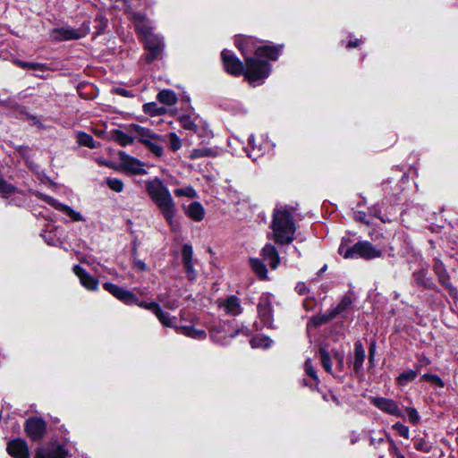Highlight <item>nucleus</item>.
Listing matches in <instances>:
<instances>
[{
  "label": "nucleus",
  "mask_w": 458,
  "mask_h": 458,
  "mask_svg": "<svg viewBox=\"0 0 458 458\" xmlns=\"http://www.w3.org/2000/svg\"><path fill=\"white\" fill-rule=\"evenodd\" d=\"M222 61L225 71L234 76L244 74L245 79L250 83L264 80L268 77L271 67L266 61H260L253 57L245 58L244 64L236 57V55L225 49L221 54Z\"/></svg>",
  "instance_id": "1"
},
{
  "label": "nucleus",
  "mask_w": 458,
  "mask_h": 458,
  "mask_svg": "<svg viewBox=\"0 0 458 458\" xmlns=\"http://www.w3.org/2000/svg\"><path fill=\"white\" fill-rule=\"evenodd\" d=\"M145 184L149 198L156 204L171 230L175 231L177 223L174 217L177 208L168 188L157 177L147 181Z\"/></svg>",
  "instance_id": "2"
},
{
  "label": "nucleus",
  "mask_w": 458,
  "mask_h": 458,
  "mask_svg": "<svg viewBox=\"0 0 458 458\" xmlns=\"http://www.w3.org/2000/svg\"><path fill=\"white\" fill-rule=\"evenodd\" d=\"M272 216L269 237L278 244H290L296 231L292 212L286 206H280L274 209Z\"/></svg>",
  "instance_id": "3"
},
{
  "label": "nucleus",
  "mask_w": 458,
  "mask_h": 458,
  "mask_svg": "<svg viewBox=\"0 0 458 458\" xmlns=\"http://www.w3.org/2000/svg\"><path fill=\"white\" fill-rule=\"evenodd\" d=\"M131 20L138 32L143 37L146 63L149 64L161 57L164 43L161 38L152 32V29L146 21V16L141 13H133Z\"/></svg>",
  "instance_id": "4"
},
{
  "label": "nucleus",
  "mask_w": 458,
  "mask_h": 458,
  "mask_svg": "<svg viewBox=\"0 0 458 458\" xmlns=\"http://www.w3.org/2000/svg\"><path fill=\"white\" fill-rule=\"evenodd\" d=\"M129 130L131 133L135 134L136 140L143 144L153 155L157 157L163 156L164 148L162 143L166 140L165 136L157 134L139 124L130 125Z\"/></svg>",
  "instance_id": "5"
},
{
  "label": "nucleus",
  "mask_w": 458,
  "mask_h": 458,
  "mask_svg": "<svg viewBox=\"0 0 458 458\" xmlns=\"http://www.w3.org/2000/svg\"><path fill=\"white\" fill-rule=\"evenodd\" d=\"M338 253L344 259L361 258L364 259H372L379 258L382 251L374 247L369 242H358L352 247H347L342 242L338 248Z\"/></svg>",
  "instance_id": "6"
},
{
  "label": "nucleus",
  "mask_w": 458,
  "mask_h": 458,
  "mask_svg": "<svg viewBox=\"0 0 458 458\" xmlns=\"http://www.w3.org/2000/svg\"><path fill=\"white\" fill-rule=\"evenodd\" d=\"M120 169L132 175H143L147 174L145 164L140 159L126 154L124 151L118 152Z\"/></svg>",
  "instance_id": "7"
},
{
  "label": "nucleus",
  "mask_w": 458,
  "mask_h": 458,
  "mask_svg": "<svg viewBox=\"0 0 458 458\" xmlns=\"http://www.w3.org/2000/svg\"><path fill=\"white\" fill-rule=\"evenodd\" d=\"M24 431L32 441L41 440L47 431V423L38 417H30L24 423Z\"/></svg>",
  "instance_id": "8"
},
{
  "label": "nucleus",
  "mask_w": 458,
  "mask_h": 458,
  "mask_svg": "<svg viewBox=\"0 0 458 458\" xmlns=\"http://www.w3.org/2000/svg\"><path fill=\"white\" fill-rule=\"evenodd\" d=\"M258 313L265 327L271 328L273 326L272 300L268 293L262 294L258 304Z\"/></svg>",
  "instance_id": "9"
},
{
  "label": "nucleus",
  "mask_w": 458,
  "mask_h": 458,
  "mask_svg": "<svg viewBox=\"0 0 458 458\" xmlns=\"http://www.w3.org/2000/svg\"><path fill=\"white\" fill-rule=\"evenodd\" d=\"M103 287L106 291L111 293L114 297L123 301L126 305H132L137 303V296L131 291H128L123 287H120L112 283H105Z\"/></svg>",
  "instance_id": "10"
},
{
  "label": "nucleus",
  "mask_w": 458,
  "mask_h": 458,
  "mask_svg": "<svg viewBox=\"0 0 458 458\" xmlns=\"http://www.w3.org/2000/svg\"><path fill=\"white\" fill-rule=\"evenodd\" d=\"M6 452L13 458H30V450L26 441L17 437L8 441Z\"/></svg>",
  "instance_id": "11"
},
{
  "label": "nucleus",
  "mask_w": 458,
  "mask_h": 458,
  "mask_svg": "<svg viewBox=\"0 0 458 458\" xmlns=\"http://www.w3.org/2000/svg\"><path fill=\"white\" fill-rule=\"evenodd\" d=\"M217 305L219 309L223 310L224 312L229 316H238L243 310L240 299L235 295H231L225 299H219L217 301Z\"/></svg>",
  "instance_id": "12"
},
{
  "label": "nucleus",
  "mask_w": 458,
  "mask_h": 458,
  "mask_svg": "<svg viewBox=\"0 0 458 458\" xmlns=\"http://www.w3.org/2000/svg\"><path fill=\"white\" fill-rule=\"evenodd\" d=\"M370 402L384 412L394 416H401L402 412L397 403L392 400L384 397H370Z\"/></svg>",
  "instance_id": "13"
},
{
  "label": "nucleus",
  "mask_w": 458,
  "mask_h": 458,
  "mask_svg": "<svg viewBox=\"0 0 458 458\" xmlns=\"http://www.w3.org/2000/svg\"><path fill=\"white\" fill-rule=\"evenodd\" d=\"M47 204L55 208L56 210L68 216L72 221H83V216L77 211L73 210L71 207L60 203L50 196H45L43 199Z\"/></svg>",
  "instance_id": "14"
},
{
  "label": "nucleus",
  "mask_w": 458,
  "mask_h": 458,
  "mask_svg": "<svg viewBox=\"0 0 458 458\" xmlns=\"http://www.w3.org/2000/svg\"><path fill=\"white\" fill-rule=\"evenodd\" d=\"M74 274L80 278L81 284L89 291H96L98 286V281L91 276L81 267L76 265L73 267Z\"/></svg>",
  "instance_id": "15"
},
{
  "label": "nucleus",
  "mask_w": 458,
  "mask_h": 458,
  "mask_svg": "<svg viewBox=\"0 0 458 458\" xmlns=\"http://www.w3.org/2000/svg\"><path fill=\"white\" fill-rule=\"evenodd\" d=\"M51 38L54 41H64V40H72V39H78L82 37V35L70 28H61V29H55L51 31L50 34Z\"/></svg>",
  "instance_id": "16"
},
{
  "label": "nucleus",
  "mask_w": 458,
  "mask_h": 458,
  "mask_svg": "<svg viewBox=\"0 0 458 458\" xmlns=\"http://www.w3.org/2000/svg\"><path fill=\"white\" fill-rule=\"evenodd\" d=\"M351 304L352 299L349 296H344L331 314H329L328 316L313 318L312 322L315 325L323 324L328 321L329 319L333 318L336 314H340L341 312L347 310L351 306Z\"/></svg>",
  "instance_id": "17"
},
{
  "label": "nucleus",
  "mask_w": 458,
  "mask_h": 458,
  "mask_svg": "<svg viewBox=\"0 0 458 458\" xmlns=\"http://www.w3.org/2000/svg\"><path fill=\"white\" fill-rule=\"evenodd\" d=\"M261 255L264 260L267 261L272 269H276L279 263L280 258L276 247L270 243L266 244L262 250Z\"/></svg>",
  "instance_id": "18"
},
{
  "label": "nucleus",
  "mask_w": 458,
  "mask_h": 458,
  "mask_svg": "<svg viewBox=\"0 0 458 458\" xmlns=\"http://www.w3.org/2000/svg\"><path fill=\"white\" fill-rule=\"evenodd\" d=\"M281 52V46L263 45L255 49L257 57H267L269 60H276Z\"/></svg>",
  "instance_id": "19"
},
{
  "label": "nucleus",
  "mask_w": 458,
  "mask_h": 458,
  "mask_svg": "<svg viewBox=\"0 0 458 458\" xmlns=\"http://www.w3.org/2000/svg\"><path fill=\"white\" fill-rule=\"evenodd\" d=\"M433 269L438 277L439 283L445 288H451L450 277L441 260H434Z\"/></svg>",
  "instance_id": "20"
},
{
  "label": "nucleus",
  "mask_w": 458,
  "mask_h": 458,
  "mask_svg": "<svg viewBox=\"0 0 458 458\" xmlns=\"http://www.w3.org/2000/svg\"><path fill=\"white\" fill-rule=\"evenodd\" d=\"M175 331L178 334L183 335L185 336L197 339V340H203L207 337V334L204 330L194 328L193 327L190 326H182V327H176Z\"/></svg>",
  "instance_id": "21"
},
{
  "label": "nucleus",
  "mask_w": 458,
  "mask_h": 458,
  "mask_svg": "<svg viewBox=\"0 0 458 458\" xmlns=\"http://www.w3.org/2000/svg\"><path fill=\"white\" fill-rule=\"evenodd\" d=\"M186 215L192 220L199 222L204 218L205 211L199 202H192L185 208Z\"/></svg>",
  "instance_id": "22"
},
{
  "label": "nucleus",
  "mask_w": 458,
  "mask_h": 458,
  "mask_svg": "<svg viewBox=\"0 0 458 458\" xmlns=\"http://www.w3.org/2000/svg\"><path fill=\"white\" fill-rule=\"evenodd\" d=\"M66 450L62 445H57L50 450H40L36 454L35 458H64Z\"/></svg>",
  "instance_id": "23"
},
{
  "label": "nucleus",
  "mask_w": 458,
  "mask_h": 458,
  "mask_svg": "<svg viewBox=\"0 0 458 458\" xmlns=\"http://www.w3.org/2000/svg\"><path fill=\"white\" fill-rule=\"evenodd\" d=\"M365 360V351L362 344L357 341L354 344V355H353V369L356 372L360 371L362 368Z\"/></svg>",
  "instance_id": "24"
},
{
  "label": "nucleus",
  "mask_w": 458,
  "mask_h": 458,
  "mask_svg": "<svg viewBox=\"0 0 458 458\" xmlns=\"http://www.w3.org/2000/svg\"><path fill=\"white\" fill-rule=\"evenodd\" d=\"M132 135H129L125 133L123 131L120 130H114L113 131V139L115 142L120 144L123 147L131 145L136 140L135 134L131 133Z\"/></svg>",
  "instance_id": "25"
},
{
  "label": "nucleus",
  "mask_w": 458,
  "mask_h": 458,
  "mask_svg": "<svg viewBox=\"0 0 458 458\" xmlns=\"http://www.w3.org/2000/svg\"><path fill=\"white\" fill-rule=\"evenodd\" d=\"M157 99L166 106H174L177 102L176 94L171 89H163L158 92Z\"/></svg>",
  "instance_id": "26"
},
{
  "label": "nucleus",
  "mask_w": 458,
  "mask_h": 458,
  "mask_svg": "<svg viewBox=\"0 0 458 458\" xmlns=\"http://www.w3.org/2000/svg\"><path fill=\"white\" fill-rule=\"evenodd\" d=\"M14 64L22 69H29L34 72H45L47 70V66L44 64L34 63V62H24L20 59L13 60Z\"/></svg>",
  "instance_id": "27"
},
{
  "label": "nucleus",
  "mask_w": 458,
  "mask_h": 458,
  "mask_svg": "<svg viewBox=\"0 0 458 458\" xmlns=\"http://www.w3.org/2000/svg\"><path fill=\"white\" fill-rule=\"evenodd\" d=\"M155 315L157 316V318H158L159 322L163 326L169 327H174V329L177 327L174 324L175 318H171L169 316V314L167 312H164L160 307L158 309H157V311H156Z\"/></svg>",
  "instance_id": "28"
},
{
  "label": "nucleus",
  "mask_w": 458,
  "mask_h": 458,
  "mask_svg": "<svg viewBox=\"0 0 458 458\" xmlns=\"http://www.w3.org/2000/svg\"><path fill=\"white\" fill-rule=\"evenodd\" d=\"M216 154V151L212 148H193L191 151L189 157L191 159H198V158H201V157H215Z\"/></svg>",
  "instance_id": "29"
},
{
  "label": "nucleus",
  "mask_w": 458,
  "mask_h": 458,
  "mask_svg": "<svg viewBox=\"0 0 458 458\" xmlns=\"http://www.w3.org/2000/svg\"><path fill=\"white\" fill-rule=\"evenodd\" d=\"M250 263L252 270L258 275L259 278H267V270L262 261L258 259H251Z\"/></svg>",
  "instance_id": "30"
},
{
  "label": "nucleus",
  "mask_w": 458,
  "mask_h": 458,
  "mask_svg": "<svg viewBox=\"0 0 458 458\" xmlns=\"http://www.w3.org/2000/svg\"><path fill=\"white\" fill-rule=\"evenodd\" d=\"M143 111L151 116L161 115L165 114L166 110L164 107L158 106L155 102L147 103L143 106Z\"/></svg>",
  "instance_id": "31"
},
{
  "label": "nucleus",
  "mask_w": 458,
  "mask_h": 458,
  "mask_svg": "<svg viewBox=\"0 0 458 458\" xmlns=\"http://www.w3.org/2000/svg\"><path fill=\"white\" fill-rule=\"evenodd\" d=\"M417 377V371L413 369H407L402 372L396 378L397 384L400 386H405L409 382L413 381Z\"/></svg>",
  "instance_id": "32"
},
{
  "label": "nucleus",
  "mask_w": 458,
  "mask_h": 458,
  "mask_svg": "<svg viewBox=\"0 0 458 458\" xmlns=\"http://www.w3.org/2000/svg\"><path fill=\"white\" fill-rule=\"evenodd\" d=\"M17 188L13 184L8 183L2 175H0V195L2 198H8L10 195L15 193Z\"/></svg>",
  "instance_id": "33"
},
{
  "label": "nucleus",
  "mask_w": 458,
  "mask_h": 458,
  "mask_svg": "<svg viewBox=\"0 0 458 458\" xmlns=\"http://www.w3.org/2000/svg\"><path fill=\"white\" fill-rule=\"evenodd\" d=\"M77 140L80 145L88 147L89 148H96L98 147L93 137L85 132H78Z\"/></svg>",
  "instance_id": "34"
},
{
  "label": "nucleus",
  "mask_w": 458,
  "mask_h": 458,
  "mask_svg": "<svg viewBox=\"0 0 458 458\" xmlns=\"http://www.w3.org/2000/svg\"><path fill=\"white\" fill-rule=\"evenodd\" d=\"M319 354H320L321 363H322L324 369L327 372L332 374L333 368H332V361H331L330 354L324 348L319 349Z\"/></svg>",
  "instance_id": "35"
},
{
  "label": "nucleus",
  "mask_w": 458,
  "mask_h": 458,
  "mask_svg": "<svg viewBox=\"0 0 458 458\" xmlns=\"http://www.w3.org/2000/svg\"><path fill=\"white\" fill-rule=\"evenodd\" d=\"M210 337L217 342L224 343L225 340V334L224 333L223 327L221 325L213 327L210 331Z\"/></svg>",
  "instance_id": "36"
},
{
  "label": "nucleus",
  "mask_w": 458,
  "mask_h": 458,
  "mask_svg": "<svg viewBox=\"0 0 458 458\" xmlns=\"http://www.w3.org/2000/svg\"><path fill=\"white\" fill-rule=\"evenodd\" d=\"M174 193L176 197H187L190 199L197 198V192L191 186H187L184 188H178L174 191Z\"/></svg>",
  "instance_id": "37"
},
{
  "label": "nucleus",
  "mask_w": 458,
  "mask_h": 458,
  "mask_svg": "<svg viewBox=\"0 0 458 458\" xmlns=\"http://www.w3.org/2000/svg\"><path fill=\"white\" fill-rule=\"evenodd\" d=\"M250 343L252 347L268 348L272 344V340L266 336H256Z\"/></svg>",
  "instance_id": "38"
},
{
  "label": "nucleus",
  "mask_w": 458,
  "mask_h": 458,
  "mask_svg": "<svg viewBox=\"0 0 458 458\" xmlns=\"http://www.w3.org/2000/svg\"><path fill=\"white\" fill-rule=\"evenodd\" d=\"M167 137L169 140V148L172 151H177L181 148V140L174 132L169 133Z\"/></svg>",
  "instance_id": "39"
},
{
  "label": "nucleus",
  "mask_w": 458,
  "mask_h": 458,
  "mask_svg": "<svg viewBox=\"0 0 458 458\" xmlns=\"http://www.w3.org/2000/svg\"><path fill=\"white\" fill-rule=\"evenodd\" d=\"M106 184L115 192H121L123 190V182L117 178H108L106 180Z\"/></svg>",
  "instance_id": "40"
},
{
  "label": "nucleus",
  "mask_w": 458,
  "mask_h": 458,
  "mask_svg": "<svg viewBox=\"0 0 458 458\" xmlns=\"http://www.w3.org/2000/svg\"><path fill=\"white\" fill-rule=\"evenodd\" d=\"M304 369H305L306 374L314 380L316 385H318V375L316 373L314 367L312 366L310 359H307L305 360Z\"/></svg>",
  "instance_id": "41"
},
{
  "label": "nucleus",
  "mask_w": 458,
  "mask_h": 458,
  "mask_svg": "<svg viewBox=\"0 0 458 458\" xmlns=\"http://www.w3.org/2000/svg\"><path fill=\"white\" fill-rule=\"evenodd\" d=\"M182 263L192 262V247L189 244H184L182 248Z\"/></svg>",
  "instance_id": "42"
},
{
  "label": "nucleus",
  "mask_w": 458,
  "mask_h": 458,
  "mask_svg": "<svg viewBox=\"0 0 458 458\" xmlns=\"http://www.w3.org/2000/svg\"><path fill=\"white\" fill-rule=\"evenodd\" d=\"M421 378L427 382H429V383L438 386V387H444L443 380L437 375L424 374Z\"/></svg>",
  "instance_id": "43"
},
{
  "label": "nucleus",
  "mask_w": 458,
  "mask_h": 458,
  "mask_svg": "<svg viewBox=\"0 0 458 458\" xmlns=\"http://www.w3.org/2000/svg\"><path fill=\"white\" fill-rule=\"evenodd\" d=\"M332 353L333 357L336 360V367L338 370L343 371L344 367V352L337 350H333Z\"/></svg>",
  "instance_id": "44"
},
{
  "label": "nucleus",
  "mask_w": 458,
  "mask_h": 458,
  "mask_svg": "<svg viewBox=\"0 0 458 458\" xmlns=\"http://www.w3.org/2000/svg\"><path fill=\"white\" fill-rule=\"evenodd\" d=\"M180 123L186 130H191V131L197 130V125L194 123V122L191 120V118L189 115L181 116Z\"/></svg>",
  "instance_id": "45"
},
{
  "label": "nucleus",
  "mask_w": 458,
  "mask_h": 458,
  "mask_svg": "<svg viewBox=\"0 0 458 458\" xmlns=\"http://www.w3.org/2000/svg\"><path fill=\"white\" fill-rule=\"evenodd\" d=\"M414 446L417 450L428 453L430 451V445L423 438H418L414 441Z\"/></svg>",
  "instance_id": "46"
},
{
  "label": "nucleus",
  "mask_w": 458,
  "mask_h": 458,
  "mask_svg": "<svg viewBox=\"0 0 458 458\" xmlns=\"http://www.w3.org/2000/svg\"><path fill=\"white\" fill-rule=\"evenodd\" d=\"M393 428L395 429L400 436L403 437L404 438H409V428L405 425L397 422L393 426Z\"/></svg>",
  "instance_id": "47"
},
{
  "label": "nucleus",
  "mask_w": 458,
  "mask_h": 458,
  "mask_svg": "<svg viewBox=\"0 0 458 458\" xmlns=\"http://www.w3.org/2000/svg\"><path fill=\"white\" fill-rule=\"evenodd\" d=\"M135 304L146 310H151L154 314L156 313L157 309L159 308V305L156 302H145L140 301L139 300Z\"/></svg>",
  "instance_id": "48"
},
{
  "label": "nucleus",
  "mask_w": 458,
  "mask_h": 458,
  "mask_svg": "<svg viewBox=\"0 0 458 458\" xmlns=\"http://www.w3.org/2000/svg\"><path fill=\"white\" fill-rule=\"evenodd\" d=\"M407 416L409 420L413 424H417L420 420V415L414 408L407 409Z\"/></svg>",
  "instance_id": "49"
},
{
  "label": "nucleus",
  "mask_w": 458,
  "mask_h": 458,
  "mask_svg": "<svg viewBox=\"0 0 458 458\" xmlns=\"http://www.w3.org/2000/svg\"><path fill=\"white\" fill-rule=\"evenodd\" d=\"M184 266V268L186 270V273H187V276L190 280H194L195 277H196V271L195 269L193 268V265H192V262H190V263H184L183 264Z\"/></svg>",
  "instance_id": "50"
},
{
  "label": "nucleus",
  "mask_w": 458,
  "mask_h": 458,
  "mask_svg": "<svg viewBox=\"0 0 458 458\" xmlns=\"http://www.w3.org/2000/svg\"><path fill=\"white\" fill-rule=\"evenodd\" d=\"M295 291L300 294L303 295L308 292L307 286L304 283L299 282L295 286Z\"/></svg>",
  "instance_id": "51"
},
{
  "label": "nucleus",
  "mask_w": 458,
  "mask_h": 458,
  "mask_svg": "<svg viewBox=\"0 0 458 458\" xmlns=\"http://www.w3.org/2000/svg\"><path fill=\"white\" fill-rule=\"evenodd\" d=\"M134 267L140 270V271H145L147 270V266L146 264L142 261V260H140V259H135L134 260Z\"/></svg>",
  "instance_id": "52"
},
{
  "label": "nucleus",
  "mask_w": 458,
  "mask_h": 458,
  "mask_svg": "<svg viewBox=\"0 0 458 458\" xmlns=\"http://www.w3.org/2000/svg\"><path fill=\"white\" fill-rule=\"evenodd\" d=\"M115 92L123 97H131L132 96V94H131L127 89H123V88L115 89Z\"/></svg>",
  "instance_id": "53"
},
{
  "label": "nucleus",
  "mask_w": 458,
  "mask_h": 458,
  "mask_svg": "<svg viewBox=\"0 0 458 458\" xmlns=\"http://www.w3.org/2000/svg\"><path fill=\"white\" fill-rule=\"evenodd\" d=\"M249 144L251 146L252 151H254L256 149V148H257V146L255 145V138H254V136L251 135L249 138Z\"/></svg>",
  "instance_id": "54"
},
{
  "label": "nucleus",
  "mask_w": 458,
  "mask_h": 458,
  "mask_svg": "<svg viewBox=\"0 0 458 458\" xmlns=\"http://www.w3.org/2000/svg\"><path fill=\"white\" fill-rule=\"evenodd\" d=\"M357 46H358V41H355V42L350 41V42L348 43V46H347V47H357Z\"/></svg>",
  "instance_id": "55"
},
{
  "label": "nucleus",
  "mask_w": 458,
  "mask_h": 458,
  "mask_svg": "<svg viewBox=\"0 0 458 458\" xmlns=\"http://www.w3.org/2000/svg\"><path fill=\"white\" fill-rule=\"evenodd\" d=\"M165 307L169 308V309H174L176 308V305L174 303H166L165 304Z\"/></svg>",
  "instance_id": "56"
},
{
  "label": "nucleus",
  "mask_w": 458,
  "mask_h": 458,
  "mask_svg": "<svg viewBox=\"0 0 458 458\" xmlns=\"http://www.w3.org/2000/svg\"><path fill=\"white\" fill-rule=\"evenodd\" d=\"M422 365L421 364H416L415 368L416 369L414 371H417V374L420 371Z\"/></svg>",
  "instance_id": "57"
},
{
  "label": "nucleus",
  "mask_w": 458,
  "mask_h": 458,
  "mask_svg": "<svg viewBox=\"0 0 458 458\" xmlns=\"http://www.w3.org/2000/svg\"><path fill=\"white\" fill-rule=\"evenodd\" d=\"M423 275H424L423 271H420V272L414 274V276H416L417 280H419V276H423Z\"/></svg>",
  "instance_id": "58"
},
{
  "label": "nucleus",
  "mask_w": 458,
  "mask_h": 458,
  "mask_svg": "<svg viewBox=\"0 0 458 458\" xmlns=\"http://www.w3.org/2000/svg\"><path fill=\"white\" fill-rule=\"evenodd\" d=\"M423 360H424L425 364H428L429 363V360L428 359H424Z\"/></svg>",
  "instance_id": "59"
},
{
  "label": "nucleus",
  "mask_w": 458,
  "mask_h": 458,
  "mask_svg": "<svg viewBox=\"0 0 458 458\" xmlns=\"http://www.w3.org/2000/svg\"><path fill=\"white\" fill-rule=\"evenodd\" d=\"M240 49H241L242 53L243 55H245V49H244L243 47H241Z\"/></svg>",
  "instance_id": "60"
},
{
  "label": "nucleus",
  "mask_w": 458,
  "mask_h": 458,
  "mask_svg": "<svg viewBox=\"0 0 458 458\" xmlns=\"http://www.w3.org/2000/svg\"><path fill=\"white\" fill-rule=\"evenodd\" d=\"M397 458H405L403 454H399Z\"/></svg>",
  "instance_id": "61"
},
{
  "label": "nucleus",
  "mask_w": 458,
  "mask_h": 458,
  "mask_svg": "<svg viewBox=\"0 0 458 458\" xmlns=\"http://www.w3.org/2000/svg\"><path fill=\"white\" fill-rule=\"evenodd\" d=\"M369 352H370V358L372 357V347L369 349Z\"/></svg>",
  "instance_id": "62"
},
{
  "label": "nucleus",
  "mask_w": 458,
  "mask_h": 458,
  "mask_svg": "<svg viewBox=\"0 0 458 458\" xmlns=\"http://www.w3.org/2000/svg\"><path fill=\"white\" fill-rule=\"evenodd\" d=\"M101 164H102V165H106V164L104 162V160H101Z\"/></svg>",
  "instance_id": "63"
},
{
  "label": "nucleus",
  "mask_w": 458,
  "mask_h": 458,
  "mask_svg": "<svg viewBox=\"0 0 458 458\" xmlns=\"http://www.w3.org/2000/svg\"><path fill=\"white\" fill-rule=\"evenodd\" d=\"M101 164H102V165H106V164L104 162V160H101Z\"/></svg>",
  "instance_id": "64"
}]
</instances>
